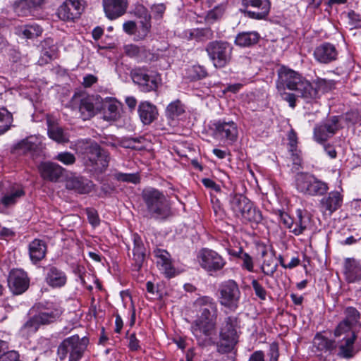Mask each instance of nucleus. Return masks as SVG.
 <instances>
[{"label": "nucleus", "mask_w": 361, "mask_h": 361, "mask_svg": "<svg viewBox=\"0 0 361 361\" xmlns=\"http://www.w3.org/2000/svg\"><path fill=\"white\" fill-rule=\"evenodd\" d=\"M39 171L43 179L56 182L62 176L63 169L56 163L42 162L39 166Z\"/></svg>", "instance_id": "25"}, {"label": "nucleus", "mask_w": 361, "mask_h": 361, "mask_svg": "<svg viewBox=\"0 0 361 361\" xmlns=\"http://www.w3.org/2000/svg\"><path fill=\"white\" fill-rule=\"evenodd\" d=\"M316 87H314L317 90V94L318 91L323 92H328L334 87V82L333 80H328L324 78H317L315 80Z\"/></svg>", "instance_id": "50"}, {"label": "nucleus", "mask_w": 361, "mask_h": 361, "mask_svg": "<svg viewBox=\"0 0 361 361\" xmlns=\"http://www.w3.org/2000/svg\"><path fill=\"white\" fill-rule=\"evenodd\" d=\"M295 185L298 191L310 195H322L328 190L326 183L308 173L297 174Z\"/></svg>", "instance_id": "9"}, {"label": "nucleus", "mask_w": 361, "mask_h": 361, "mask_svg": "<svg viewBox=\"0 0 361 361\" xmlns=\"http://www.w3.org/2000/svg\"><path fill=\"white\" fill-rule=\"evenodd\" d=\"M133 247L131 255L128 253L131 266L134 271H140L147 259V249L141 237L137 233L132 235Z\"/></svg>", "instance_id": "14"}, {"label": "nucleus", "mask_w": 361, "mask_h": 361, "mask_svg": "<svg viewBox=\"0 0 361 361\" xmlns=\"http://www.w3.org/2000/svg\"><path fill=\"white\" fill-rule=\"evenodd\" d=\"M186 75L190 80H196L205 78L207 73L203 66L194 65L187 68Z\"/></svg>", "instance_id": "42"}, {"label": "nucleus", "mask_w": 361, "mask_h": 361, "mask_svg": "<svg viewBox=\"0 0 361 361\" xmlns=\"http://www.w3.org/2000/svg\"><path fill=\"white\" fill-rule=\"evenodd\" d=\"M135 14L142 20H151V16L147 9L142 5H137L135 8Z\"/></svg>", "instance_id": "60"}, {"label": "nucleus", "mask_w": 361, "mask_h": 361, "mask_svg": "<svg viewBox=\"0 0 361 361\" xmlns=\"http://www.w3.org/2000/svg\"><path fill=\"white\" fill-rule=\"evenodd\" d=\"M85 8L82 0H66L58 8V17L64 21L78 18Z\"/></svg>", "instance_id": "15"}, {"label": "nucleus", "mask_w": 361, "mask_h": 361, "mask_svg": "<svg viewBox=\"0 0 361 361\" xmlns=\"http://www.w3.org/2000/svg\"><path fill=\"white\" fill-rule=\"evenodd\" d=\"M205 50L216 68L225 67L231 59L232 47L226 42H211L207 45Z\"/></svg>", "instance_id": "8"}, {"label": "nucleus", "mask_w": 361, "mask_h": 361, "mask_svg": "<svg viewBox=\"0 0 361 361\" xmlns=\"http://www.w3.org/2000/svg\"><path fill=\"white\" fill-rule=\"evenodd\" d=\"M118 116V104L114 101H110L106 106L104 118L108 121H114L117 119Z\"/></svg>", "instance_id": "48"}, {"label": "nucleus", "mask_w": 361, "mask_h": 361, "mask_svg": "<svg viewBox=\"0 0 361 361\" xmlns=\"http://www.w3.org/2000/svg\"><path fill=\"white\" fill-rule=\"evenodd\" d=\"M185 112L183 104L179 99L171 102L166 109V116L173 125Z\"/></svg>", "instance_id": "34"}, {"label": "nucleus", "mask_w": 361, "mask_h": 361, "mask_svg": "<svg viewBox=\"0 0 361 361\" xmlns=\"http://www.w3.org/2000/svg\"><path fill=\"white\" fill-rule=\"evenodd\" d=\"M277 215L279 216L280 222L291 232V229H293L294 226V222L292 218L286 212L281 210L278 211Z\"/></svg>", "instance_id": "57"}, {"label": "nucleus", "mask_w": 361, "mask_h": 361, "mask_svg": "<svg viewBox=\"0 0 361 361\" xmlns=\"http://www.w3.org/2000/svg\"><path fill=\"white\" fill-rule=\"evenodd\" d=\"M94 101L93 97H85L80 99L79 111L82 120H88L97 114L99 107L95 106Z\"/></svg>", "instance_id": "31"}, {"label": "nucleus", "mask_w": 361, "mask_h": 361, "mask_svg": "<svg viewBox=\"0 0 361 361\" xmlns=\"http://www.w3.org/2000/svg\"><path fill=\"white\" fill-rule=\"evenodd\" d=\"M138 114L141 121L149 125L157 118L158 110L155 105L149 102H142L138 106Z\"/></svg>", "instance_id": "27"}, {"label": "nucleus", "mask_w": 361, "mask_h": 361, "mask_svg": "<svg viewBox=\"0 0 361 361\" xmlns=\"http://www.w3.org/2000/svg\"><path fill=\"white\" fill-rule=\"evenodd\" d=\"M56 56V48L55 46L50 47L49 50H47L45 47L42 51V56L41 60L44 61V63H48L49 61L54 59Z\"/></svg>", "instance_id": "59"}, {"label": "nucleus", "mask_w": 361, "mask_h": 361, "mask_svg": "<svg viewBox=\"0 0 361 361\" xmlns=\"http://www.w3.org/2000/svg\"><path fill=\"white\" fill-rule=\"evenodd\" d=\"M190 36L198 40H207L213 37V31L209 27L197 28L191 31Z\"/></svg>", "instance_id": "44"}, {"label": "nucleus", "mask_w": 361, "mask_h": 361, "mask_svg": "<svg viewBox=\"0 0 361 361\" xmlns=\"http://www.w3.org/2000/svg\"><path fill=\"white\" fill-rule=\"evenodd\" d=\"M276 87L279 91H285L286 88L295 90L298 96L307 101L317 97V90L308 80L296 71L284 66L278 71Z\"/></svg>", "instance_id": "2"}, {"label": "nucleus", "mask_w": 361, "mask_h": 361, "mask_svg": "<svg viewBox=\"0 0 361 361\" xmlns=\"http://www.w3.org/2000/svg\"><path fill=\"white\" fill-rule=\"evenodd\" d=\"M261 255L262 257H264V260L261 265L262 272L264 275L272 276L278 267V264L275 261L274 255L272 253H268L266 248L263 249Z\"/></svg>", "instance_id": "33"}, {"label": "nucleus", "mask_w": 361, "mask_h": 361, "mask_svg": "<svg viewBox=\"0 0 361 361\" xmlns=\"http://www.w3.org/2000/svg\"><path fill=\"white\" fill-rule=\"evenodd\" d=\"M105 16L110 20H114L123 16L128 8V0H103Z\"/></svg>", "instance_id": "19"}, {"label": "nucleus", "mask_w": 361, "mask_h": 361, "mask_svg": "<svg viewBox=\"0 0 361 361\" xmlns=\"http://www.w3.org/2000/svg\"><path fill=\"white\" fill-rule=\"evenodd\" d=\"M332 135L329 131H326L323 124H320L314 128V138L317 142L322 143L325 142Z\"/></svg>", "instance_id": "46"}, {"label": "nucleus", "mask_w": 361, "mask_h": 361, "mask_svg": "<svg viewBox=\"0 0 361 361\" xmlns=\"http://www.w3.org/2000/svg\"><path fill=\"white\" fill-rule=\"evenodd\" d=\"M357 336L355 334H352L350 336L343 337L338 344V355L341 357L350 359L353 357L357 351L354 347V343L356 340Z\"/></svg>", "instance_id": "28"}, {"label": "nucleus", "mask_w": 361, "mask_h": 361, "mask_svg": "<svg viewBox=\"0 0 361 361\" xmlns=\"http://www.w3.org/2000/svg\"><path fill=\"white\" fill-rule=\"evenodd\" d=\"M229 204L234 216L243 224H258L262 220L261 211L243 195L231 194Z\"/></svg>", "instance_id": "4"}, {"label": "nucleus", "mask_w": 361, "mask_h": 361, "mask_svg": "<svg viewBox=\"0 0 361 361\" xmlns=\"http://www.w3.org/2000/svg\"><path fill=\"white\" fill-rule=\"evenodd\" d=\"M251 284L255 295L261 300H265L267 299V291L264 286L255 279L252 280Z\"/></svg>", "instance_id": "51"}, {"label": "nucleus", "mask_w": 361, "mask_h": 361, "mask_svg": "<svg viewBox=\"0 0 361 361\" xmlns=\"http://www.w3.org/2000/svg\"><path fill=\"white\" fill-rule=\"evenodd\" d=\"M345 319L343 320L353 327L360 326V314L356 308L348 307L344 310Z\"/></svg>", "instance_id": "40"}, {"label": "nucleus", "mask_w": 361, "mask_h": 361, "mask_svg": "<svg viewBox=\"0 0 361 361\" xmlns=\"http://www.w3.org/2000/svg\"><path fill=\"white\" fill-rule=\"evenodd\" d=\"M197 260L200 267L211 275L222 270L226 264V259L221 255L207 248L200 250Z\"/></svg>", "instance_id": "11"}, {"label": "nucleus", "mask_w": 361, "mask_h": 361, "mask_svg": "<svg viewBox=\"0 0 361 361\" xmlns=\"http://www.w3.org/2000/svg\"><path fill=\"white\" fill-rule=\"evenodd\" d=\"M61 313L62 311L59 305L51 304L37 314V319L42 324H47L55 322Z\"/></svg>", "instance_id": "29"}, {"label": "nucleus", "mask_w": 361, "mask_h": 361, "mask_svg": "<svg viewBox=\"0 0 361 361\" xmlns=\"http://www.w3.org/2000/svg\"><path fill=\"white\" fill-rule=\"evenodd\" d=\"M41 322L37 319V315L28 320L22 327V331L27 334L35 333L37 331Z\"/></svg>", "instance_id": "52"}, {"label": "nucleus", "mask_w": 361, "mask_h": 361, "mask_svg": "<svg viewBox=\"0 0 361 361\" xmlns=\"http://www.w3.org/2000/svg\"><path fill=\"white\" fill-rule=\"evenodd\" d=\"M20 355L18 351L15 350H5L0 355V361H20Z\"/></svg>", "instance_id": "58"}, {"label": "nucleus", "mask_w": 361, "mask_h": 361, "mask_svg": "<svg viewBox=\"0 0 361 361\" xmlns=\"http://www.w3.org/2000/svg\"><path fill=\"white\" fill-rule=\"evenodd\" d=\"M91 180L83 177H71L66 180V188L73 190L80 194H86L91 192L93 188Z\"/></svg>", "instance_id": "26"}, {"label": "nucleus", "mask_w": 361, "mask_h": 361, "mask_svg": "<svg viewBox=\"0 0 361 361\" xmlns=\"http://www.w3.org/2000/svg\"><path fill=\"white\" fill-rule=\"evenodd\" d=\"M338 55L337 49L330 42H323L317 46L313 51L314 59L322 64H328L336 61Z\"/></svg>", "instance_id": "17"}, {"label": "nucleus", "mask_w": 361, "mask_h": 361, "mask_svg": "<svg viewBox=\"0 0 361 361\" xmlns=\"http://www.w3.org/2000/svg\"><path fill=\"white\" fill-rule=\"evenodd\" d=\"M123 31L130 35H135L136 38L137 25L134 21L129 20L126 21L123 24Z\"/></svg>", "instance_id": "61"}, {"label": "nucleus", "mask_w": 361, "mask_h": 361, "mask_svg": "<svg viewBox=\"0 0 361 361\" xmlns=\"http://www.w3.org/2000/svg\"><path fill=\"white\" fill-rule=\"evenodd\" d=\"M114 177L118 181L133 183H137L140 181V178L136 173H123L118 172L114 174Z\"/></svg>", "instance_id": "53"}, {"label": "nucleus", "mask_w": 361, "mask_h": 361, "mask_svg": "<svg viewBox=\"0 0 361 361\" xmlns=\"http://www.w3.org/2000/svg\"><path fill=\"white\" fill-rule=\"evenodd\" d=\"M146 211L151 218L164 220L171 216V205L166 196L157 189L149 188L142 192Z\"/></svg>", "instance_id": "3"}, {"label": "nucleus", "mask_w": 361, "mask_h": 361, "mask_svg": "<svg viewBox=\"0 0 361 361\" xmlns=\"http://www.w3.org/2000/svg\"><path fill=\"white\" fill-rule=\"evenodd\" d=\"M87 214L88 220L92 226H95L99 225V219L97 212L94 210L88 209L87 210Z\"/></svg>", "instance_id": "64"}, {"label": "nucleus", "mask_w": 361, "mask_h": 361, "mask_svg": "<svg viewBox=\"0 0 361 361\" xmlns=\"http://www.w3.org/2000/svg\"><path fill=\"white\" fill-rule=\"evenodd\" d=\"M43 149L42 137L32 135L16 142L12 148L14 154L30 155L32 158L37 157Z\"/></svg>", "instance_id": "12"}, {"label": "nucleus", "mask_w": 361, "mask_h": 361, "mask_svg": "<svg viewBox=\"0 0 361 361\" xmlns=\"http://www.w3.org/2000/svg\"><path fill=\"white\" fill-rule=\"evenodd\" d=\"M240 328V319L238 316L229 315L224 319L219 327V352L228 353L233 348L238 341Z\"/></svg>", "instance_id": "5"}, {"label": "nucleus", "mask_w": 361, "mask_h": 361, "mask_svg": "<svg viewBox=\"0 0 361 361\" xmlns=\"http://www.w3.org/2000/svg\"><path fill=\"white\" fill-rule=\"evenodd\" d=\"M142 56L140 61L150 62L157 60L158 56L154 53H152L149 50L147 49L145 47H143V51H142Z\"/></svg>", "instance_id": "62"}, {"label": "nucleus", "mask_w": 361, "mask_h": 361, "mask_svg": "<svg viewBox=\"0 0 361 361\" xmlns=\"http://www.w3.org/2000/svg\"><path fill=\"white\" fill-rule=\"evenodd\" d=\"M8 286L16 295L22 294L29 286V279L26 272L22 269H15L11 271L8 279Z\"/></svg>", "instance_id": "18"}, {"label": "nucleus", "mask_w": 361, "mask_h": 361, "mask_svg": "<svg viewBox=\"0 0 361 361\" xmlns=\"http://www.w3.org/2000/svg\"><path fill=\"white\" fill-rule=\"evenodd\" d=\"M42 28L36 25H26L16 28V33L26 39H32L42 34Z\"/></svg>", "instance_id": "37"}, {"label": "nucleus", "mask_w": 361, "mask_h": 361, "mask_svg": "<svg viewBox=\"0 0 361 361\" xmlns=\"http://www.w3.org/2000/svg\"><path fill=\"white\" fill-rule=\"evenodd\" d=\"M45 281L51 288H61L66 283L67 276L62 270L56 267L50 266L47 269Z\"/></svg>", "instance_id": "24"}, {"label": "nucleus", "mask_w": 361, "mask_h": 361, "mask_svg": "<svg viewBox=\"0 0 361 361\" xmlns=\"http://www.w3.org/2000/svg\"><path fill=\"white\" fill-rule=\"evenodd\" d=\"M214 134L221 140L233 143L238 136L237 124L233 121L219 120L214 123Z\"/></svg>", "instance_id": "16"}, {"label": "nucleus", "mask_w": 361, "mask_h": 361, "mask_svg": "<svg viewBox=\"0 0 361 361\" xmlns=\"http://www.w3.org/2000/svg\"><path fill=\"white\" fill-rule=\"evenodd\" d=\"M55 159L65 165H71L75 162L74 154L68 152L59 153L56 156Z\"/></svg>", "instance_id": "55"}, {"label": "nucleus", "mask_w": 361, "mask_h": 361, "mask_svg": "<svg viewBox=\"0 0 361 361\" xmlns=\"http://www.w3.org/2000/svg\"><path fill=\"white\" fill-rule=\"evenodd\" d=\"M194 306L200 315L192 322L191 331L198 345L206 347L214 344L212 335L214 333L219 316L218 306L214 298L204 295L197 298Z\"/></svg>", "instance_id": "1"}, {"label": "nucleus", "mask_w": 361, "mask_h": 361, "mask_svg": "<svg viewBox=\"0 0 361 361\" xmlns=\"http://www.w3.org/2000/svg\"><path fill=\"white\" fill-rule=\"evenodd\" d=\"M86 156L90 165L99 172L104 171L109 164V155L96 143H91L86 149Z\"/></svg>", "instance_id": "13"}, {"label": "nucleus", "mask_w": 361, "mask_h": 361, "mask_svg": "<svg viewBox=\"0 0 361 361\" xmlns=\"http://www.w3.org/2000/svg\"><path fill=\"white\" fill-rule=\"evenodd\" d=\"M343 274L348 283L361 281V263L354 258H346L343 264Z\"/></svg>", "instance_id": "23"}, {"label": "nucleus", "mask_w": 361, "mask_h": 361, "mask_svg": "<svg viewBox=\"0 0 361 361\" xmlns=\"http://www.w3.org/2000/svg\"><path fill=\"white\" fill-rule=\"evenodd\" d=\"M343 203V195L339 191H331L320 201L322 210L331 215L340 208Z\"/></svg>", "instance_id": "22"}, {"label": "nucleus", "mask_w": 361, "mask_h": 361, "mask_svg": "<svg viewBox=\"0 0 361 361\" xmlns=\"http://www.w3.org/2000/svg\"><path fill=\"white\" fill-rule=\"evenodd\" d=\"M313 346L319 351H326L335 348L336 345L334 341L317 334L313 340Z\"/></svg>", "instance_id": "38"}, {"label": "nucleus", "mask_w": 361, "mask_h": 361, "mask_svg": "<svg viewBox=\"0 0 361 361\" xmlns=\"http://www.w3.org/2000/svg\"><path fill=\"white\" fill-rule=\"evenodd\" d=\"M144 47H139L135 44H128L125 46V53L130 57L135 58L140 61L142 51Z\"/></svg>", "instance_id": "49"}, {"label": "nucleus", "mask_w": 361, "mask_h": 361, "mask_svg": "<svg viewBox=\"0 0 361 361\" xmlns=\"http://www.w3.org/2000/svg\"><path fill=\"white\" fill-rule=\"evenodd\" d=\"M48 123V135L49 137L58 143H66L68 142V135L63 131L62 128L58 125L51 123L49 120L47 121Z\"/></svg>", "instance_id": "35"}, {"label": "nucleus", "mask_w": 361, "mask_h": 361, "mask_svg": "<svg viewBox=\"0 0 361 361\" xmlns=\"http://www.w3.org/2000/svg\"><path fill=\"white\" fill-rule=\"evenodd\" d=\"M44 0H20L16 6V12L22 16L32 14L33 11L41 6Z\"/></svg>", "instance_id": "32"}, {"label": "nucleus", "mask_w": 361, "mask_h": 361, "mask_svg": "<svg viewBox=\"0 0 361 361\" xmlns=\"http://www.w3.org/2000/svg\"><path fill=\"white\" fill-rule=\"evenodd\" d=\"M47 245L44 241L35 239L29 244V255L31 261L36 264L44 258L47 253Z\"/></svg>", "instance_id": "30"}, {"label": "nucleus", "mask_w": 361, "mask_h": 361, "mask_svg": "<svg viewBox=\"0 0 361 361\" xmlns=\"http://www.w3.org/2000/svg\"><path fill=\"white\" fill-rule=\"evenodd\" d=\"M133 82L140 86L143 92L155 90L161 81L160 75L145 68H135L130 72Z\"/></svg>", "instance_id": "10"}, {"label": "nucleus", "mask_w": 361, "mask_h": 361, "mask_svg": "<svg viewBox=\"0 0 361 361\" xmlns=\"http://www.w3.org/2000/svg\"><path fill=\"white\" fill-rule=\"evenodd\" d=\"M226 8V4L222 3L213 9L208 11L205 20L208 23H213L215 21L221 19L224 14Z\"/></svg>", "instance_id": "41"}, {"label": "nucleus", "mask_w": 361, "mask_h": 361, "mask_svg": "<svg viewBox=\"0 0 361 361\" xmlns=\"http://www.w3.org/2000/svg\"><path fill=\"white\" fill-rule=\"evenodd\" d=\"M353 326L346 323L344 321L341 322L334 330V336L336 337H343L350 336L352 334H355L353 331Z\"/></svg>", "instance_id": "43"}, {"label": "nucleus", "mask_w": 361, "mask_h": 361, "mask_svg": "<svg viewBox=\"0 0 361 361\" xmlns=\"http://www.w3.org/2000/svg\"><path fill=\"white\" fill-rule=\"evenodd\" d=\"M13 121L12 114L6 108H0V135L10 129Z\"/></svg>", "instance_id": "39"}, {"label": "nucleus", "mask_w": 361, "mask_h": 361, "mask_svg": "<svg viewBox=\"0 0 361 361\" xmlns=\"http://www.w3.org/2000/svg\"><path fill=\"white\" fill-rule=\"evenodd\" d=\"M338 121L339 118L338 116H333L322 124L325 126L326 131H329V133L333 135L339 128Z\"/></svg>", "instance_id": "56"}, {"label": "nucleus", "mask_w": 361, "mask_h": 361, "mask_svg": "<svg viewBox=\"0 0 361 361\" xmlns=\"http://www.w3.org/2000/svg\"><path fill=\"white\" fill-rule=\"evenodd\" d=\"M219 302L221 307L235 312L240 306L241 291L237 282L228 279L221 282L218 288Z\"/></svg>", "instance_id": "7"}, {"label": "nucleus", "mask_w": 361, "mask_h": 361, "mask_svg": "<svg viewBox=\"0 0 361 361\" xmlns=\"http://www.w3.org/2000/svg\"><path fill=\"white\" fill-rule=\"evenodd\" d=\"M259 36L256 32H242L237 35L235 42L240 47H250L256 44Z\"/></svg>", "instance_id": "36"}, {"label": "nucleus", "mask_w": 361, "mask_h": 361, "mask_svg": "<svg viewBox=\"0 0 361 361\" xmlns=\"http://www.w3.org/2000/svg\"><path fill=\"white\" fill-rule=\"evenodd\" d=\"M151 20H141L140 25L137 27L136 39L140 40L145 39L150 31Z\"/></svg>", "instance_id": "45"}, {"label": "nucleus", "mask_w": 361, "mask_h": 361, "mask_svg": "<svg viewBox=\"0 0 361 361\" xmlns=\"http://www.w3.org/2000/svg\"><path fill=\"white\" fill-rule=\"evenodd\" d=\"M242 4L246 8L250 6L256 10L248 11V13L250 16L257 19H262L266 17L270 10L269 0H242Z\"/></svg>", "instance_id": "21"}, {"label": "nucleus", "mask_w": 361, "mask_h": 361, "mask_svg": "<svg viewBox=\"0 0 361 361\" xmlns=\"http://www.w3.org/2000/svg\"><path fill=\"white\" fill-rule=\"evenodd\" d=\"M154 254L156 258L157 265L159 270H161L166 277H173L176 271L172 264L170 254L166 250L159 248L154 250Z\"/></svg>", "instance_id": "20"}, {"label": "nucleus", "mask_w": 361, "mask_h": 361, "mask_svg": "<svg viewBox=\"0 0 361 361\" xmlns=\"http://www.w3.org/2000/svg\"><path fill=\"white\" fill-rule=\"evenodd\" d=\"M242 261V267L250 272L254 271V263L252 257L247 252H241L239 255Z\"/></svg>", "instance_id": "54"}, {"label": "nucleus", "mask_w": 361, "mask_h": 361, "mask_svg": "<svg viewBox=\"0 0 361 361\" xmlns=\"http://www.w3.org/2000/svg\"><path fill=\"white\" fill-rule=\"evenodd\" d=\"M88 344L86 337L80 338L78 335H74L64 339L58 346L57 357L60 361H63L68 355V361H80L83 357Z\"/></svg>", "instance_id": "6"}, {"label": "nucleus", "mask_w": 361, "mask_h": 361, "mask_svg": "<svg viewBox=\"0 0 361 361\" xmlns=\"http://www.w3.org/2000/svg\"><path fill=\"white\" fill-rule=\"evenodd\" d=\"M298 220L294 223V226L291 229V233L298 235L303 233L307 228V221L304 219L302 212L298 210Z\"/></svg>", "instance_id": "47"}, {"label": "nucleus", "mask_w": 361, "mask_h": 361, "mask_svg": "<svg viewBox=\"0 0 361 361\" xmlns=\"http://www.w3.org/2000/svg\"><path fill=\"white\" fill-rule=\"evenodd\" d=\"M281 92L282 99L287 102L289 104V106L291 108H294L295 106V102L296 98L294 94L293 93H288L285 91H279Z\"/></svg>", "instance_id": "63"}]
</instances>
